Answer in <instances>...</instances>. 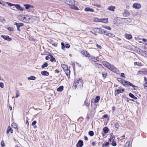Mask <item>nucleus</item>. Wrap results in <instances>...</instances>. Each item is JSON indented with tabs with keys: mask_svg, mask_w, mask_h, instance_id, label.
<instances>
[{
	"mask_svg": "<svg viewBox=\"0 0 147 147\" xmlns=\"http://www.w3.org/2000/svg\"><path fill=\"white\" fill-rule=\"evenodd\" d=\"M11 128L10 126L8 127L7 129L9 131H10V130H11Z\"/></svg>",
	"mask_w": 147,
	"mask_h": 147,
	"instance_id": "nucleus-64",
	"label": "nucleus"
},
{
	"mask_svg": "<svg viewBox=\"0 0 147 147\" xmlns=\"http://www.w3.org/2000/svg\"><path fill=\"white\" fill-rule=\"evenodd\" d=\"M65 73L66 75L67 76V77L68 78H70L69 74L70 73V70L69 69H67L65 70Z\"/></svg>",
	"mask_w": 147,
	"mask_h": 147,
	"instance_id": "nucleus-16",
	"label": "nucleus"
},
{
	"mask_svg": "<svg viewBox=\"0 0 147 147\" xmlns=\"http://www.w3.org/2000/svg\"><path fill=\"white\" fill-rule=\"evenodd\" d=\"M123 85L126 86V87H129V86H131L132 85H133V84L130 82L125 81H125H124Z\"/></svg>",
	"mask_w": 147,
	"mask_h": 147,
	"instance_id": "nucleus-4",
	"label": "nucleus"
},
{
	"mask_svg": "<svg viewBox=\"0 0 147 147\" xmlns=\"http://www.w3.org/2000/svg\"><path fill=\"white\" fill-rule=\"evenodd\" d=\"M89 135L91 136H93L94 135V133L93 131H91L88 132Z\"/></svg>",
	"mask_w": 147,
	"mask_h": 147,
	"instance_id": "nucleus-32",
	"label": "nucleus"
},
{
	"mask_svg": "<svg viewBox=\"0 0 147 147\" xmlns=\"http://www.w3.org/2000/svg\"><path fill=\"white\" fill-rule=\"evenodd\" d=\"M50 57L49 56H47L46 57H45V59L46 60H49L50 59Z\"/></svg>",
	"mask_w": 147,
	"mask_h": 147,
	"instance_id": "nucleus-63",
	"label": "nucleus"
},
{
	"mask_svg": "<svg viewBox=\"0 0 147 147\" xmlns=\"http://www.w3.org/2000/svg\"><path fill=\"white\" fill-rule=\"evenodd\" d=\"M112 145L114 146H115L116 145V143L115 141H113L111 144Z\"/></svg>",
	"mask_w": 147,
	"mask_h": 147,
	"instance_id": "nucleus-43",
	"label": "nucleus"
},
{
	"mask_svg": "<svg viewBox=\"0 0 147 147\" xmlns=\"http://www.w3.org/2000/svg\"><path fill=\"white\" fill-rule=\"evenodd\" d=\"M62 1L65 2L68 5L69 0H63Z\"/></svg>",
	"mask_w": 147,
	"mask_h": 147,
	"instance_id": "nucleus-46",
	"label": "nucleus"
},
{
	"mask_svg": "<svg viewBox=\"0 0 147 147\" xmlns=\"http://www.w3.org/2000/svg\"><path fill=\"white\" fill-rule=\"evenodd\" d=\"M50 61L52 62H56V60L53 57L52 58L50 59Z\"/></svg>",
	"mask_w": 147,
	"mask_h": 147,
	"instance_id": "nucleus-48",
	"label": "nucleus"
},
{
	"mask_svg": "<svg viewBox=\"0 0 147 147\" xmlns=\"http://www.w3.org/2000/svg\"><path fill=\"white\" fill-rule=\"evenodd\" d=\"M92 145L93 146H95V145L96 144V143L95 142H92Z\"/></svg>",
	"mask_w": 147,
	"mask_h": 147,
	"instance_id": "nucleus-61",
	"label": "nucleus"
},
{
	"mask_svg": "<svg viewBox=\"0 0 147 147\" xmlns=\"http://www.w3.org/2000/svg\"><path fill=\"white\" fill-rule=\"evenodd\" d=\"M84 10L86 11H90L91 12H93L94 11V10L93 9L88 7L85 8L84 9Z\"/></svg>",
	"mask_w": 147,
	"mask_h": 147,
	"instance_id": "nucleus-15",
	"label": "nucleus"
},
{
	"mask_svg": "<svg viewBox=\"0 0 147 147\" xmlns=\"http://www.w3.org/2000/svg\"><path fill=\"white\" fill-rule=\"evenodd\" d=\"M100 22H102L104 23H108V18H105L104 19H100Z\"/></svg>",
	"mask_w": 147,
	"mask_h": 147,
	"instance_id": "nucleus-13",
	"label": "nucleus"
},
{
	"mask_svg": "<svg viewBox=\"0 0 147 147\" xmlns=\"http://www.w3.org/2000/svg\"><path fill=\"white\" fill-rule=\"evenodd\" d=\"M124 91V89L122 88H119L116 90L115 91V92L117 94H119L121 93H123Z\"/></svg>",
	"mask_w": 147,
	"mask_h": 147,
	"instance_id": "nucleus-10",
	"label": "nucleus"
},
{
	"mask_svg": "<svg viewBox=\"0 0 147 147\" xmlns=\"http://www.w3.org/2000/svg\"><path fill=\"white\" fill-rule=\"evenodd\" d=\"M0 86L1 88H3L4 87V85L3 83L2 82H0Z\"/></svg>",
	"mask_w": 147,
	"mask_h": 147,
	"instance_id": "nucleus-54",
	"label": "nucleus"
},
{
	"mask_svg": "<svg viewBox=\"0 0 147 147\" xmlns=\"http://www.w3.org/2000/svg\"><path fill=\"white\" fill-rule=\"evenodd\" d=\"M1 37L3 38L4 39L10 41L11 40V39L9 37V36H5L1 35Z\"/></svg>",
	"mask_w": 147,
	"mask_h": 147,
	"instance_id": "nucleus-7",
	"label": "nucleus"
},
{
	"mask_svg": "<svg viewBox=\"0 0 147 147\" xmlns=\"http://www.w3.org/2000/svg\"><path fill=\"white\" fill-rule=\"evenodd\" d=\"M109 32L108 31H106L105 30H104V31L103 33H102V34H104L106 35L107 36V34H108Z\"/></svg>",
	"mask_w": 147,
	"mask_h": 147,
	"instance_id": "nucleus-35",
	"label": "nucleus"
},
{
	"mask_svg": "<svg viewBox=\"0 0 147 147\" xmlns=\"http://www.w3.org/2000/svg\"><path fill=\"white\" fill-rule=\"evenodd\" d=\"M107 74V73L105 72H103L102 73V76L104 78L106 77Z\"/></svg>",
	"mask_w": 147,
	"mask_h": 147,
	"instance_id": "nucleus-31",
	"label": "nucleus"
},
{
	"mask_svg": "<svg viewBox=\"0 0 147 147\" xmlns=\"http://www.w3.org/2000/svg\"><path fill=\"white\" fill-rule=\"evenodd\" d=\"M114 126L115 128L118 129L119 126V125L118 123H117L115 124Z\"/></svg>",
	"mask_w": 147,
	"mask_h": 147,
	"instance_id": "nucleus-45",
	"label": "nucleus"
},
{
	"mask_svg": "<svg viewBox=\"0 0 147 147\" xmlns=\"http://www.w3.org/2000/svg\"><path fill=\"white\" fill-rule=\"evenodd\" d=\"M20 96V92L18 90L16 91V98Z\"/></svg>",
	"mask_w": 147,
	"mask_h": 147,
	"instance_id": "nucleus-39",
	"label": "nucleus"
},
{
	"mask_svg": "<svg viewBox=\"0 0 147 147\" xmlns=\"http://www.w3.org/2000/svg\"><path fill=\"white\" fill-rule=\"evenodd\" d=\"M75 81H76V82L77 81V82H80V81L83 82V81L82 80V79H80V78H78V79H77Z\"/></svg>",
	"mask_w": 147,
	"mask_h": 147,
	"instance_id": "nucleus-47",
	"label": "nucleus"
},
{
	"mask_svg": "<svg viewBox=\"0 0 147 147\" xmlns=\"http://www.w3.org/2000/svg\"><path fill=\"white\" fill-rule=\"evenodd\" d=\"M51 44L53 46H54L55 47H56L57 46V43H55L54 42H52Z\"/></svg>",
	"mask_w": 147,
	"mask_h": 147,
	"instance_id": "nucleus-53",
	"label": "nucleus"
},
{
	"mask_svg": "<svg viewBox=\"0 0 147 147\" xmlns=\"http://www.w3.org/2000/svg\"><path fill=\"white\" fill-rule=\"evenodd\" d=\"M28 79L29 80H34L36 79V77L33 76H31L28 77Z\"/></svg>",
	"mask_w": 147,
	"mask_h": 147,
	"instance_id": "nucleus-25",
	"label": "nucleus"
},
{
	"mask_svg": "<svg viewBox=\"0 0 147 147\" xmlns=\"http://www.w3.org/2000/svg\"><path fill=\"white\" fill-rule=\"evenodd\" d=\"M81 53L82 55L86 57H89L90 56L89 53L86 51L83 50L82 51Z\"/></svg>",
	"mask_w": 147,
	"mask_h": 147,
	"instance_id": "nucleus-6",
	"label": "nucleus"
},
{
	"mask_svg": "<svg viewBox=\"0 0 147 147\" xmlns=\"http://www.w3.org/2000/svg\"><path fill=\"white\" fill-rule=\"evenodd\" d=\"M138 74H144V72L143 71H139L138 72Z\"/></svg>",
	"mask_w": 147,
	"mask_h": 147,
	"instance_id": "nucleus-58",
	"label": "nucleus"
},
{
	"mask_svg": "<svg viewBox=\"0 0 147 147\" xmlns=\"http://www.w3.org/2000/svg\"><path fill=\"white\" fill-rule=\"evenodd\" d=\"M7 29L9 31H13L14 30L13 28L12 27H8L7 28Z\"/></svg>",
	"mask_w": 147,
	"mask_h": 147,
	"instance_id": "nucleus-37",
	"label": "nucleus"
},
{
	"mask_svg": "<svg viewBox=\"0 0 147 147\" xmlns=\"http://www.w3.org/2000/svg\"><path fill=\"white\" fill-rule=\"evenodd\" d=\"M144 80L145 82V83L144 84V86L145 87L147 86V79L145 77H144Z\"/></svg>",
	"mask_w": 147,
	"mask_h": 147,
	"instance_id": "nucleus-36",
	"label": "nucleus"
},
{
	"mask_svg": "<svg viewBox=\"0 0 147 147\" xmlns=\"http://www.w3.org/2000/svg\"><path fill=\"white\" fill-rule=\"evenodd\" d=\"M134 65L135 66H140V63H139L137 62H135L134 63Z\"/></svg>",
	"mask_w": 147,
	"mask_h": 147,
	"instance_id": "nucleus-44",
	"label": "nucleus"
},
{
	"mask_svg": "<svg viewBox=\"0 0 147 147\" xmlns=\"http://www.w3.org/2000/svg\"><path fill=\"white\" fill-rule=\"evenodd\" d=\"M100 99V97L99 96H97L94 100V102L96 103L98 102Z\"/></svg>",
	"mask_w": 147,
	"mask_h": 147,
	"instance_id": "nucleus-21",
	"label": "nucleus"
},
{
	"mask_svg": "<svg viewBox=\"0 0 147 147\" xmlns=\"http://www.w3.org/2000/svg\"><path fill=\"white\" fill-rule=\"evenodd\" d=\"M102 64L105 67L114 72L117 73L119 71L117 68L107 61L103 62Z\"/></svg>",
	"mask_w": 147,
	"mask_h": 147,
	"instance_id": "nucleus-1",
	"label": "nucleus"
},
{
	"mask_svg": "<svg viewBox=\"0 0 147 147\" xmlns=\"http://www.w3.org/2000/svg\"><path fill=\"white\" fill-rule=\"evenodd\" d=\"M21 17H22L23 18L24 22H27L26 20L27 19H29V18L28 17H25L24 16L22 15V16H21Z\"/></svg>",
	"mask_w": 147,
	"mask_h": 147,
	"instance_id": "nucleus-28",
	"label": "nucleus"
},
{
	"mask_svg": "<svg viewBox=\"0 0 147 147\" xmlns=\"http://www.w3.org/2000/svg\"><path fill=\"white\" fill-rule=\"evenodd\" d=\"M141 5L140 3H135L133 5V7L136 9H138L141 8Z\"/></svg>",
	"mask_w": 147,
	"mask_h": 147,
	"instance_id": "nucleus-5",
	"label": "nucleus"
},
{
	"mask_svg": "<svg viewBox=\"0 0 147 147\" xmlns=\"http://www.w3.org/2000/svg\"><path fill=\"white\" fill-rule=\"evenodd\" d=\"M1 145L2 147H3L5 146V143H4V141L3 140H2L1 142Z\"/></svg>",
	"mask_w": 147,
	"mask_h": 147,
	"instance_id": "nucleus-49",
	"label": "nucleus"
},
{
	"mask_svg": "<svg viewBox=\"0 0 147 147\" xmlns=\"http://www.w3.org/2000/svg\"><path fill=\"white\" fill-rule=\"evenodd\" d=\"M135 90H137L138 88V87L136 86H135L133 84V85L131 86Z\"/></svg>",
	"mask_w": 147,
	"mask_h": 147,
	"instance_id": "nucleus-50",
	"label": "nucleus"
},
{
	"mask_svg": "<svg viewBox=\"0 0 147 147\" xmlns=\"http://www.w3.org/2000/svg\"><path fill=\"white\" fill-rule=\"evenodd\" d=\"M41 74L44 76H48L49 75V73L46 71H42Z\"/></svg>",
	"mask_w": 147,
	"mask_h": 147,
	"instance_id": "nucleus-18",
	"label": "nucleus"
},
{
	"mask_svg": "<svg viewBox=\"0 0 147 147\" xmlns=\"http://www.w3.org/2000/svg\"><path fill=\"white\" fill-rule=\"evenodd\" d=\"M83 82L80 81V82H78L77 81H75L73 84V88L76 89L78 86L81 87V86H83Z\"/></svg>",
	"mask_w": 147,
	"mask_h": 147,
	"instance_id": "nucleus-2",
	"label": "nucleus"
},
{
	"mask_svg": "<svg viewBox=\"0 0 147 147\" xmlns=\"http://www.w3.org/2000/svg\"><path fill=\"white\" fill-rule=\"evenodd\" d=\"M129 96L131 98L135 99H137V98L135 96L132 94L130 93L129 94Z\"/></svg>",
	"mask_w": 147,
	"mask_h": 147,
	"instance_id": "nucleus-22",
	"label": "nucleus"
},
{
	"mask_svg": "<svg viewBox=\"0 0 147 147\" xmlns=\"http://www.w3.org/2000/svg\"><path fill=\"white\" fill-rule=\"evenodd\" d=\"M83 142L82 140H79L76 144L77 147H82L83 145Z\"/></svg>",
	"mask_w": 147,
	"mask_h": 147,
	"instance_id": "nucleus-8",
	"label": "nucleus"
},
{
	"mask_svg": "<svg viewBox=\"0 0 147 147\" xmlns=\"http://www.w3.org/2000/svg\"><path fill=\"white\" fill-rule=\"evenodd\" d=\"M61 66L64 70H66L68 69L67 65H65L62 64L61 65Z\"/></svg>",
	"mask_w": 147,
	"mask_h": 147,
	"instance_id": "nucleus-19",
	"label": "nucleus"
},
{
	"mask_svg": "<svg viewBox=\"0 0 147 147\" xmlns=\"http://www.w3.org/2000/svg\"><path fill=\"white\" fill-rule=\"evenodd\" d=\"M142 55L144 56L147 57V52L145 51H144L142 53Z\"/></svg>",
	"mask_w": 147,
	"mask_h": 147,
	"instance_id": "nucleus-34",
	"label": "nucleus"
},
{
	"mask_svg": "<svg viewBox=\"0 0 147 147\" xmlns=\"http://www.w3.org/2000/svg\"><path fill=\"white\" fill-rule=\"evenodd\" d=\"M90 32L92 33V34H93L95 36H97V34L96 32H93L91 31H90Z\"/></svg>",
	"mask_w": 147,
	"mask_h": 147,
	"instance_id": "nucleus-62",
	"label": "nucleus"
},
{
	"mask_svg": "<svg viewBox=\"0 0 147 147\" xmlns=\"http://www.w3.org/2000/svg\"><path fill=\"white\" fill-rule=\"evenodd\" d=\"M68 5L72 6H73L75 5V1L74 0H69Z\"/></svg>",
	"mask_w": 147,
	"mask_h": 147,
	"instance_id": "nucleus-9",
	"label": "nucleus"
},
{
	"mask_svg": "<svg viewBox=\"0 0 147 147\" xmlns=\"http://www.w3.org/2000/svg\"><path fill=\"white\" fill-rule=\"evenodd\" d=\"M115 7L114 6H109L107 8V9L110 11H114Z\"/></svg>",
	"mask_w": 147,
	"mask_h": 147,
	"instance_id": "nucleus-12",
	"label": "nucleus"
},
{
	"mask_svg": "<svg viewBox=\"0 0 147 147\" xmlns=\"http://www.w3.org/2000/svg\"><path fill=\"white\" fill-rule=\"evenodd\" d=\"M93 21L94 22H100V19H98L97 18H95L93 19Z\"/></svg>",
	"mask_w": 147,
	"mask_h": 147,
	"instance_id": "nucleus-29",
	"label": "nucleus"
},
{
	"mask_svg": "<svg viewBox=\"0 0 147 147\" xmlns=\"http://www.w3.org/2000/svg\"><path fill=\"white\" fill-rule=\"evenodd\" d=\"M117 80L118 82L122 84H123V83L125 80L123 79H122L121 78H119L117 79Z\"/></svg>",
	"mask_w": 147,
	"mask_h": 147,
	"instance_id": "nucleus-24",
	"label": "nucleus"
},
{
	"mask_svg": "<svg viewBox=\"0 0 147 147\" xmlns=\"http://www.w3.org/2000/svg\"><path fill=\"white\" fill-rule=\"evenodd\" d=\"M14 6L18 10H20L21 11H23V9L22 7L18 4H15Z\"/></svg>",
	"mask_w": 147,
	"mask_h": 147,
	"instance_id": "nucleus-11",
	"label": "nucleus"
},
{
	"mask_svg": "<svg viewBox=\"0 0 147 147\" xmlns=\"http://www.w3.org/2000/svg\"><path fill=\"white\" fill-rule=\"evenodd\" d=\"M71 8L72 9H74L75 10H78L79 9L77 7L74 6H72V7H71Z\"/></svg>",
	"mask_w": 147,
	"mask_h": 147,
	"instance_id": "nucleus-33",
	"label": "nucleus"
},
{
	"mask_svg": "<svg viewBox=\"0 0 147 147\" xmlns=\"http://www.w3.org/2000/svg\"><path fill=\"white\" fill-rule=\"evenodd\" d=\"M91 58L93 61L95 62H97L98 61V60L97 59V58L96 57H95L93 56H92L91 57Z\"/></svg>",
	"mask_w": 147,
	"mask_h": 147,
	"instance_id": "nucleus-20",
	"label": "nucleus"
},
{
	"mask_svg": "<svg viewBox=\"0 0 147 147\" xmlns=\"http://www.w3.org/2000/svg\"><path fill=\"white\" fill-rule=\"evenodd\" d=\"M114 138H115V137H114V135H112L110 138V139H109V140L110 141H111V140H113V141H114Z\"/></svg>",
	"mask_w": 147,
	"mask_h": 147,
	"instance_id": "nucleus-42",
	"label": "nucleus"
},
{
	"mask_svg": "<svg viewBox=\"0 0 147 147\" xmlns=\"http://www.w3.org/2000/svg\"><path fill=\"white\" fill-rule=\"evenodd\" d=\"M11 126L13 128L18 130V126L15 123L13 122L11 124Z\"/></svg>",
	"mask_w": 147,
	"mask_h": 147,
	"instance_id": "nucleus-17",
	"label": "nucleus"
},
{
	"mask_svg": "<svg viewBox=\"0 0 147 147\" xmlns=\"http://www.w3.org/2000/svg\"><path fill=\"white\" fill-rule=\"evenodd\" d=\"M104 29L100 28H94L93 30L96 32L100 34H102L104 31Z\"/></svg>",
	"mask_w": 147,
	"mask_h": 147,
	"instance_id": "nucleus-3",
	"label": "nucleus"
},
{
	"mask_svg": "<svg viewBox=\"0 0 147 147\" xmlns=\"http://www.w3.org/2000/svg\"><path fill=\"white\" fill-rule=\"evenodd\" d=\"M121 77H123V78H125V76H124V74L123 73H121Z\"/></svg>",
	"mask_w": 147,
	"mask_h": 147,
	"instance_id": "nucleus-59",
	"label": "nucleus"
},
{
	"mask_svg": "<svg viewBox=\"0 0 147 147\" xmlns=\"http://www.w3.org/2000/svg\"><path fill=\"white\" fill-rule=\"evenodd\" d=\"M103 28L109 30H111V28L109 26H106L104 27Z\"/></svg>",
	"mask_w": 147,
	"mask_h": 147,
	"instance_id": "nucleus-41",
	"label": "nucleus"
},
{
	"mask_svg": "<svg viewBox=\"0 0 147 147\" xmlns=\"http://www.w3.org/2000/svg\"><path fill=\"white\" fill-rule=\"evenodd\" d=\"M7 4L10 7L13 6H14L15 5V4H12L9 2H7Z\"/></svg>",
	"mask_w": 147,
	"mask_h": 147,
	"instance_id": "nucleus-40",
	"label": "nucleus"
},
{
	"mask_svg": "<svg viewBox=\"0 0 147 147\" xmlns=\"http://www.w3.org/2000/svg\"><path fill=\"white\" fill-rule=\"evenodd\" d=\"M107 36L112 38L114 37L115 36V35L114 34H111V33L109 32L108 34H107Z\"/></svg>",
	"mask_w": 147,
	"mask_h": 147,
	"instance_id": "nucleus-26",
	"label": "nucleus"
},
{
	"mask_svg": "<svg viewBox=\"0 0 147 147\" xmlns=\"http://www.w3.org/2000/svg\"><path fill=\"white\" fill-rule=\"evenodd\" d=\"M125 36L126 38L130 40L132 38V36L130 34H125Z\"/></svg>",
	"mask_w": 147,
	"mask_h": 147,
	"instance_id": "nucleus-14",
	"label": "nucleus"
},
{
	"mask_svg": "<svg viewBox=\"0 0 147 147\" xmlns=\"http://www.w3.org/2000/svg\"><path fill=\"white\" fill-rule=\"evenodd\" d=\"M24 26L23 24L22 23H21L19 24L18 26H17V27H21L22 26Z\"/></svg>",
	"mask_w": 147,
	"mask_h": 147,
	"instance_id": "nucleus-52",
	"label": "nucleus"
},
{
	"mask_svg": "<svg viewBox=\"0 0 147 147\" xmlns=\"http://www.w3.org/2000/svg\"><path fill=\"white\" fill-rule=\"evenodd\" d=\"M36 123V121H34L32 122V125H35Z\"/></svg>",
	"mask_w": 147,
	"mask_h": 147,
	"instance_id": "nucleus-60",
	"label": "nucleus"
},
{
	"mask_svg": "<svg viewBox=\"0 0 147 147\" xmlns=\"http://www.w3.org/2000/svg\"><path fill=\"white\" fill-rule=\"evenodd\" d=\"M92 5L94 6H96L98 7H100V4H92Z\"/></svg>",
	"mask_w": 147,
	"mask_h": 147,
	"instance_id": "nucleus-55",
	"label": "nucleus"
},
{
	"mask_svg": "<svg viewBox=\"0 0 147 147\" xmlns=\"http://www.w3.org/2000/svg\"><path fill=\"white\" fill-rule=\"evenodd\" d=\"M63 88V86H61L57 89V91L59 92H61L62 91Z\"/></svg>",
	"mask_w": 147,
	"mask_h": 147,
	"instance_id": "nucleus-27",
	"label": "nucleus"
},
{
	"mask_svg": "<svg viewBox=\"0 0 147 147\" xmlns=\"http://www.w3.org/2000/svg\"><path fill=\"white\" fill-rule=\"evenodd\" d=\"M65 47L67 48H69L70 47V45L68 44H65Z\"/></svg>",
	"mask_w": 147,
	"mask_h": 147,
	"instance_id": "nucleus-57",
	"label": "nucleus"
},
{
	"mask_svg": "<svg viewBox=\"0 0 147 147\" xmlns=\"http://www.w3.org/2000/svg\"><path fill=\"white\" fill-rule=\"evenodd\" d=\"M26 7V8L28 9H29V7H30V5H25Z\"/></svg>",
	"mask_w": 147,
	"mask_h": 147,
	"instance_id": "nucleus-51",
	"label": "nucleus"
},
{
	"mask_svg": "<svg viewBox=\"0 0 147 147\" xmlns=\"http://www.w3.org/2000/svg\"><path fill=\"white\" fill-rule=\"evenodd\" d=\"M109 144V142H107L105 143L104 145L103 146H108Z\"/></svg>",
	"mask_w": 147,
	"mask_h": 147,
	"instance_id": "nucleus-56",
	"label": "nucleus"
},
{
	"mask_svg": "<svg viewBox=\"0 0 147 147\" xmlns=\"http://www.w3.org/2000/svg\"><path fill=\"white\" fill-rule=\"evenodd\" d=\"M103 130L105 133H107L108 132L109 129L107 127H105L103 128Z\"/></svg>",
	"mask_w": 147,
	"mask_h": 147,
	"instance_id": "nucleus-23",
	"label": "nucleus"
},
{
	"mask_svg": "<svg viewBox=\"0 0 147 147\" xmlns=\"http://www.w3.org/2000/svg\"><path fill=\"white\" fill-rule=\"evenodd\" d=\"M84 103L86 106L88 108L90 105V103L86 102V101H85Z\"/></svg>",
	"mask_w": 147,
	"mask_h": 147,
	"instance_id": "nucleus-38",
	"label": "nucleus"
},
{
	"mask_svg": "<svg viewBox=\"0 0 147 147\" xmlns=\"http://www.w3.org/2000/svg\"><path fill=\"white\" fill-rule=\"evenodd\" d=\"M48 65V63L47 62H45L44 64H43L41 67V68L42 69L47 67Z\"/></svg>",
	"mask_w": 147,
	"mask_h": 147,
	"instance_id": "nucleus-30",
	"label": "nucleus"
}]
</instances>
